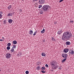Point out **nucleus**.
Returning a JSON list of instances; mask_svg holds the SVG:
<instances>
[{
	"instance_id": "f257e3e1",
	"label": "nucleus",
	"mask_w": 74,
	"mask_h": 74,
	"mask_svg": "<svg viewBox=\"0 0 74 74\" xmlns=\"http://www.w3.org/2000/svg\"><path fill=\"white\" fill-rule=\"evenodd\" d=\"M72 36V34L69 32H65L64 33L62 37V39L63 41H64L65 39L69 40L70 39V36Z\"/></svg>"
},
{
	"instance_id": "f03ea898",
	"label": "nucleus",
	"mask_w": 74,
	"mask_h": 74,
	"mask_svg": "<svg viewBox=\"0 0 74 74\" xmlns=\"http://www.w3.org/2000/svg\"><path fill=\"white\" fill-rule=\"evenodd\" d=\"M57 64L56 62L53 61L50 64L52 67V69L53 70H55L56 69L58 68V65L56 66V64Z\"/></svg>"
},
{
	"instance_id": "7ed1b4c3",
	"label": "nucleus",
	"mask_w": 74,
	"mask_h": 74,
	"mask_svg": "<svg viewBox=\"0 0 74 74\" xmlns=\"http://www.w3.org/2000/svg\"><path fill=\"white\" fill-rule=\"evenodd\" d=\"M51 7L48 5H45L41 8V10L44 11H48L49 10V8H50Z\"/></svg>"
},
{
	"instance_id": "20e7f679",
	"label": "nucleus",
	"mask_w": 74,
	"mask_h": 74,
	"mask_svg": "<svg viewBox=\"0 0 74 74\" xmlns=\"http://www.w3.org/2000/svg\"><path fill=\"white\" fill-rule=\"evenodd\" d=\"M62 56L63 57V58H65L64 59L62 60V63H64V62H65V61L67 60V58H67V54L66 53L64 54L63 53L62 54Z\"/></svg>"
},
{
	"instance_id": "39448f33",
	"label": "nucleus",
	"mask_w": 74,
	"mask_h": 74,
	"mask_svg": "<svg viewBox=\"0 0 74 74\" xmlns=\"http://www.w3.org/2000/svg\"><path fill=\"white\" fill-rule=\"evenodd\" d=\"M11 56V54L9 53H8L6 54V58H8L9 59H10Z\"/></svg>"
},
{
	"instance_id": "423d86ee",
	"label": "nucleus",
	"mask_w": 74,
	"mask_h": 74,
	"mask_svg": "<svg viewBox=\"0 0 74 74\" xmlns=\"http://www.w3.org/2000/svg\"><path fill=\"white\" fill-rule=\"evenodd\" d=\"M39 3L40 4H44L45 3V1L44 0H39Z\"/></svg>"
},
{
	"instance_id": "0eeeda50",
	"label": "nucleus",
	"mask_w": 74,
	"mask_h": 74,
	"mask_svg": "<svg viewBox=\"0 0 74 74\" xmlns=\"http://www.w3.org/2000/svg\"><path fill=\"white\" fill-rule=\"evenodd\" d=\"M69 56H70V54H71V55H74V51L72 50H70V51L69 52Z\"/></svg>"
},
{
	"instance_id": "6e6552de",
	"label": "nucleus",
	"mask_w": 74,
	"mask_h": 74,
	"mask_svg": "<svg viewBox=\"0 0 74 74\" xmlns=\"http://www.w3.org/2000/svg\"><path fill=\"white\" fill-rule=\"evenodd\" d=\"M69 50L68 49H65L64 50V52H65V53H67V52L69 51Z\"/></svg>"
},
{
	"instance_id": "1a4fd4ad",
	"label": "nucleus",
	"mask_w": 74,
	"mask_h": 74,
	"mask_svg": "<svg viewBox=\"0 0 74 74\" xmlns=\"http://www.w3.org/2000/svg\"><path fill=\"white\" fill-rule=\"evenodd\" d=\"M66 45H69L71 44V43L70 42H66Z\"/></svg>"
},
{
	"instance_id": "9d476101",
	"label": "nucleus",
	"mask_w": 74,
	"mask_h": 74,
	"mask_svg": "<svg viewBox=\"0 0 74 74\" xmlns=\"http://www.w3.org/2000/svg\"><path fill=\"white\" fill-rule=\"evenodd\" d=\"M9 23H12V20L11 19H9L8 20V21Z\"/></svg>"
},
{
	"instance_id": "9b49d317",
	"label": "nucleus",
	"mask_w": 74,
	"mask_h": 74,
	"mask_svg": "<svg viewBox=\"0 0 74 74\" xmlns=\"http://www.w3.org/2000/svg\"><path fill=\"white\" fill-rule=\"evenodd\" d=\"M44 10H41V9L40 11V14H42L44 13Z\"/></svg>"
},
{
	"instance_id": "f8f14e48",
	"label": "nucleus",
	"mask_w": 74,
	"mask_h": 74,
	"mask_svg": "<svg viewBox=\"0 0 74 74\" xmlns=\"http://www.w3.org/2000/svg\"><path fill=\"white\" fill-rule=\"evenodd\" d=\"M41 70H42V71H44V70H45V67L43 66L41 68Z\"/></svg>"
},
{
	"instance_id": "ddd939ff",
	"label": "nucleus",
	"mask_w": 74,
	"mask_h": 74,
	"mask_svg": "<svg viewBox=\"0 0 74 74\" xmlns=\"http://www.w3.org/2000/svg\"><path fill=\"white\" fill-rule=\"evenodd\" d=\"M62 33V31H58V34H61V33Z\"/></svg>"
},
{
	"instance_id": "4468645a",
	"label": "nucleus",
	"mask_w": 74,
	"mask_h": 74,
	"mask_svg": "<svg viewBox=\"0 0 74 74\" xmlns=\"http://www.w3.org/2000/svg\"><path fill=\"white\" fill-rule=\"evenodd\" d=\"M14 15V14L13 13H9L8 14V16H12V15Z\"/></svg>"
},
{
	"instance_id": "2eb2a0df",
	"label": "nucleus",
	"mask_w": 74,
	"mask_h": 74,
	"mask_svg": "<svg viewBox=\"0 0 74 74\" xmlns=\"http://www.w3.org/2000/svg\"><path fill=\"white\" fill-rule=\"evenodd\" d=\"M33 33V31H32V30H30L29 32V34H31V35Z\"/></svg>"
},
{
	"instance_id": "dca6fc26",
	"label": "nucleus",
	"mask_w": 74,
	"mask_h": 74,
	"mask_svg": "<svg viewBox=\"0 0 74 74\" xmlns=\"http://www.w3.org/2000/svg\"><path fill=\"white\" fill-rule=\"evenodd\" d=\"M45 29H43L42 31H41V33H44L45 32Z\"/></svg>"
},
{
	"instance_id": "f3484780",
	"label": "nucleus",
	"mask_w": 74,
	"mask_h": 74,
	"mask_svg": "<svg viewBox=\"0 0 74 74\" xmlns=\"http://www.w3.org/2000/svg\"><path fill=\"white\" fill-rule=\"evenodd\" d=\"M13 43L14 44H17V42L16 40H14L13 41Z\"/></svg>"
},
{
	"instance_id": "a211bd4d",
	"label": "nucleus",
	"mask_w": 74,
	"mask_h": 74,
	"mask_svg": "<svg viewBox=\"0 0 74 74\" xmlns=\"http://www.w3.org/2000/svg\"><path fill=\"white\" fill-rule=\"evenodd\" d=\"M42 55L43 56H45V55H46V54H45L44 53H42Z\"/></svg>"
},
{
	"instance_id": "6ab92c4d",
	"label": "nucleus",
	"mask_w": 74,
	"mask_h": 74,
	"mask_svg": "<svg viewBox=\"0 0 74 74\" xmlns=\"http://www.w3.org/2000/svg\"><path fill=\"white\" fill-rule=\"evenodd\" d=\"M16 45H13V47H12V48L13 49H15V48H16Z\"/></svg>"
},
{
	"instance_id": "aec40b11",
	"label": "nucleus",
	"mask_w": 74,
	"mask_h": 74,
	"mask_svg": "<svg viewBox=\"0 0 74 74\" xmlns=\"http://www.w3.org/2000/svg\"><path fill=\"white\" fill-rule=\"evenodd\" d=\"M37 69L38 70H40V69H41V68H40V66H38V67L37 68Z\"/></svg>"
},
{
	"instance_id": "412c9836",
	"label": "nucleus",
	"mask_w": 74,
	"mask_h": 74,
	"mask_svg": "<svg viewBox=\"0 0 74 74\" xmlns=\"http://www.w3.org/2000/svg\"><path fill=\"white\" fill-rule=\"evenodd\" d=\"M11 52H14L15 51V50H14V49L12 48L11 49Z\"/></svg>"
},
{
	"instance_id": "4be33fe9",
	"label": "nucleus",
	"mask_w": 74,
	"mask_h": 74,
	"mask_svg": "<svg viewBox=\"0 0 74 74\" xmlns=\"http://www.w3.org/2000/svg\"><path fill=\"white\" fill-rule=\"evenodd\" d=\"M7 49L8 50H10V47L8 46L7 47Z\"/></svg>"
},
{
	"instance_id": "5701e85b",
	"label": "nucleus",
	"mask_w": 74,
	"mask_h": 74,
	"mask_svg": "<svg viewBox=\"0 0 74 74\" xmlns=\"http://www.w3.org/2000/svg\"><path fill=\"white\" fill-rule=\"evenodd\" d=\"M6 21L5 20H4V21H3L4 25H5V23H6Z\"/></svg>"
},
{
	"instance_id": "b1692460",
	"label": "nucleus",
	"mask_w": 74,
	"mask_h": 74,
	"mask_svg": "<svg viewBox=\"0 0 74 74\" xmlns=\"http://www.w3.org/2000/svg\"><path fill=\"white\" fill-rule=\"evenodd\" d=\"M51 38H52V39H51V40H52V41H56V40H55V38H53V37H52Z\"/></svg>"
},
{
	"instance_id": "393cba45",
	"label": "nucleus",
	"mask_w": 74,
	"mask_h": 74,
	"mask_svg": "<svg viewBox=\"0 0 74 74\" xmlns=\"http://www.w3.org/2000/svg\"><path fill=\"white\" fill-rule=\"evenodd\" d=\"M8 46L9 47H10V46H11V43H8Z\"/></svg>"
},
{
	"instance_id": "a878e982",
	"label": "nucleus",
	"mask_w": 74,
	"mask_h": 74,
	"mask_svg": "<svg viewBox=\"0 0 74 74\" xmlns=\"http://www.w3.org/2000/svg\"><path fill=\"white\" fill-rule=\"evenodd\" d=\"M25 73L26 74H29V71H26Z\"/></svg>"
},
{
	"instance_id": "bb28decb",
	"label": "nucleus",
	"mask_w": 74,
	"mask_h": 74,
	"mask_svg": "<svg viewBox=\"0 0 74 74\" xmlns=\"http://www.w3.org/2000/svg\"><path fill=\"white\" fill-rule=\"evenodd\" d=\"M41 72H42V73H46V71H42Z\"/></svg>"
},
{
	"instance_id": "cd10ccee",
	"label": "nucleus",
	"mask_w": 74,
	"mask_h": 74,
	"mask_svg": "<svg viewBox=\"0 0 74 74\" xmlns=\"http://www.w3.org/2000/svg\"><path fill=\"white\" fill-rule=\"evenodd\" d=\"M41 7H42V5H39V6L38 7L39 8H40Z\"/></svg>"
},
{
	"instance_id": "c85d7f7f",
	"label": "nucleus",
	"mask_w": 74,
	"mask_h": 74,
	"mask_svg": "<svg viewBox=\"0 0 74 74\" xmlns=\"http://www.w3.org/2000/svg\"><path fill=\"white\" fill-rule=\"evenodd\" d=\"M70 23H74V21L73 20H71L70 21Z\"/></svg>"
},
{
	"instance_id": "c756f323",
	"label": "nucleus",
	"mask_w": 74,
	"mask_h": 74,
	"mask_svg": "<svg viewBox=\"0 0 74 74\" xmlns=\"http://www.w3.org/2000/svg\"><path fill=\"white\" fill-rule=\"evenodd\" d=\"M36 33H37V32H34L33 34V35L35 36V35H36Z\"/></svg>"
},
{
	"instance_id": "7c9ffc66",
	"label": "nucleus",
	"mask_w": 74,
	"mask_h": 74,
	"mask_svg": "<svg viewBox=\"0 0 74 74\" xmlns=\"http://www.w3.org/2000/svg\"><path fill=\"white\" fill-rule=\"evenodd\" d=\"M45 66H46V67H48V64H46L45 65Z\"/></svg>"
},
{
	"instance_id": "2f4dec72",
	"label": "nucleus",
	"mask_w": 74,
	"mask_h": 74,
	"mask_svg": "<svg viewBox=\"0 0 74 74\" xmlns=\"http://www.w3.org/2000/svg\"><path fill=\"white\" fill-rule=\"evenodd\" d=\"M59 70H61L62 69V67L61 66L59 68H58Z\"/></svg>"
},
{
	"instance_id": "473e14b6",
	"label": "nucleus",
	"mask_w": 74,
	"mask_h": 74,
	"mask_svg": "<svg viewBox=\"0 0 74 74\" xmlns=\"http://www.w3.org/2000/svg\"><path fill=\"white\" fill-rule=\"evenodd\" d=\"M1 17H2V15L0 14V18H1Z\"/></svg>"
},
{
	"instance_id": "72a5a7b5",
	"label": "nucleus",
	"mask_w": 74,
	"mask_h": 74,
	"mask_svg": "<svg viewBox=\"0 0 74 74\" xmlns=\"http://www.w3.org/2000/svg\"><path fill=\"white\" fill-rule=\"evenodd\" d=\"M63 1V0H60L59 1V3H61L62 1Z\"/></svg>"
},
{
	"instance_id": "f704fd0d",
	"label": "nucleus",
	"mask_w": 74,
	"mask_h": 74,
	"mask_svg": "<svg viewBox=\"0 0 74 74\" xmlns=\"http://www.w3.org/2000/svg\"><path fill=\"white\" fill-rule=\"evenodd\" d=\"M22 11V10L21 9H20L19 10V12H21Z\"/></svg>"
},
{
	"instance_id": "c9c22d12",
	"label": "nucleus",
	"mask_w": 74,
	"mask_h": 74,
	"mask_svg": "<svg viewBox=\"0 0 74 74\" xmlns=\"http://www.w3.org/2000/svg\"><path fill=\"white\" fill-rule=\"evenodd\" d=\"M0 14H3V12H0Z\"/></svg>"
},
{
	"instance_id": "e433bc0d",
	"label": "nucleus",
	"mask_w": 74,
	"mask_h": 74,
	"mask_svg": "<svg viewBox=\"0 0 74 74\" xmlns=\"http://www.w3.org/2000/svg\"><path fill=\"white\" fill-rule=\"evenodd\" d=\"M3 40L2 39H1L0 40V41H3Z\"/></svg>"
},
{
	"instance_id": "4c0bfd02",
	"label": "nucleus",
	"mask_w": 74,
	"mask_h": 74,
	"mask_svg": "<svg viewBox=\"0 0 74 74\" xmlns=\"http://www.w3.org/2000/svg\"><path fill=\"white\" fill-rule=\"evenodd\" d=\"M56 23H56V22H54V24H56Z\"/></svg>"
},
{
	"instance_id": "58836bf2",
	"label": "nucleus",
	"mask_w": 74,
	"mask_h": 74,
	"mask_svg": "<svg viewBox=\"0 0 74 74\" xmlns=\"http://www.w3.org/2000/svg\"><path fill=\"white\" fill-rule=\"evenodd\" d=\"M8 10H10V6L8 7Z\"/></svg>"
},
{
	"instance_id": "ea45409f",
	"label": "nucleus",
	"mask_w": 74,
	"mask_h": 74,
	"mask_svg": "<svg viewBox=\"0 0 74 74\" xmlns=\"http://www.w3.org/2000/svg\"><path fill=\"white\" fill-rule=\"evenodd\" d=\"M43 42H45V40H43Z\"/></svg>"
},
{
	"instance_id": "a19ab883",
	"label": "nucleus",
	"mask_w": 74,
	"mask_h": 74,
	"mask_svg": "<svg viewBox=\"0 0 74 74\" xmlns=\"http://www.w3.org/2000/svg\"><path fill=\"white\" fill-rule=\"evenodd\" d=\"M9 7H10V8H11V5H10V6H9Z\"/></svg>"
},
{
	"instance_id": "79ce46f5",
	"label": "nucleus",
	"mask_w": 74,
	"mask_h": 74,
	"mask_svg": "<svg viewBox=\"0 0 74 74\" xmlns=\"http://www.w3.org/2000/svg\"><path fill=\"white\" fill-rule=\"evenodd\" d=\"M36 1V0H34L33 1Z\"/></svg>"
},
{
	"instance_id": "37998d69",
	"label": "nucleus",
	"mask_w": 74,
	"mask_h": 74,
	"mask_svg": "<svg viewBox=\"0 0 74 74\" xmlns=\"http://www.w3.org/2000/svg\"><path fill=\"white\" fill-rule=\"evenodd\" d=\"M53 71V70H51V71Z\"/></svg>"
},
{
	"instance_id": "c03bdc74",
	"label": "nucleus",
	"mask_w": 74,
	"mask_h": 74,
	"mask_svg": "<svg viewBox=\"0 0 74 74\" xmlns=\"http://www.w3.org/2000/svg\"><path fill=\"white\" fill-rule=\"evenodd\" d=\"M0 71H1V70H0Z\"/></svg>"
},
{
	"instance_id": "a18cd8bd",
	"label": "nucleus",
	"mask_w": 74,
	"mask_h": 74,
	"mask_svg": "<svg viewBox=\"0 0 74 74\" xmlns=\"http://www.w3.org/2000/svg\"><path fill=\"white\" fill-rule=\"evenodd\" d=\"M37 0H36V1H37Z\"/></svg>"
},
{
	"instance_id": "49530a36",
	"label": "nucleus",
	"mask_w": 74,
	"mask_h": 74,
	"mask_svg": "<svg viewBox=\"0 0 74 74\" xmlns=\"http://www.w3.org/2000/svg\"><path fill=\"white\" fill-rule=\"evenodd\" d=\"M3 38H4L3 37Z\"/></svg>"
}]
</instances>
